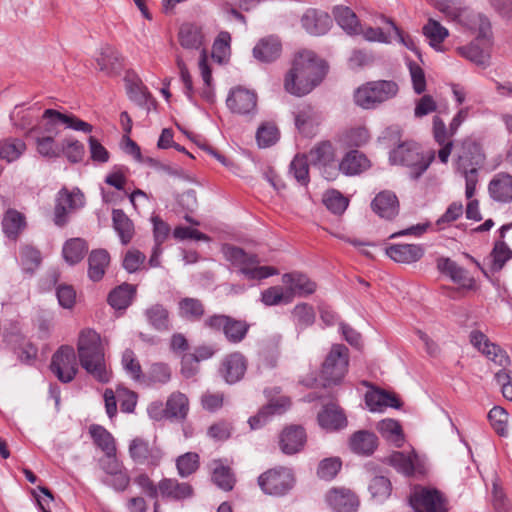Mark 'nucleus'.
<instances>
[{"instance_id":"obj_55","label":"nucleus","mask_w":512,"mask_h":512,"mask_svg":"<svg viewBox=\"0 0 512 512\" xmlns=\"http://www.w3.org/2000/svg\"><path fill=\"white\" fill-rule=\"evenodd\" d=\"M87 249L88 247L83 239L73 238L64 244L62 253L65 261L74 265L82 260Z\"/></svg>"},{"instance_id":"obj_7","label":"nucleus","mask_w":512,"mask_h":512,"mask_svg":"<svg viewBox=\"0 0 512 512\" xmlns=\"http://www.w3.org/2000/svg\"><path fill=\"white\" fill-rule=\"evenodd\" d=\"M349 350L343 344H334L327 354L321 368L324 385L339 383L348 371Z\"/></svg>"},{"instance_id":"obj_25","label":"nucleus","mask_w":512,"mask_h":512,"mask_svg":"<svg viewBox=\"0 0 512 512\" xmlns=\"http://www.w3.org/2000/svg\"><path fill=\"white\" fill-rule=\"evenodd\" d=\"M386 255L395 262L411 264L422 258L424 248L419 244H395L386 248Z\"/></svg>"},{"instance_id":"obj_44","label":"nucleus","mask_w":512,"mask_h":512,"mask_svg":"<svg viewBox=\"0 0 512 512\" xmlns=\"http://www.w3.org/2000/svg\"><path fill=\"white\" fill-rule=\"evenodd\" d=\"M189 411V400L181 392L172 393L166 402L165 415L168 418L184 420Z\"/></svg>"},{"instance_id":"obj_21","label":"nucleus","mask_w":512,"mask_h":512,"mask_svg":"<svg viewBox=\"0 0 512 512\" xmlns=\"http://www.w3.org/2000/svg\"><path fill=\"white\" fill-rule=\"evenodd\" d=\"M306 432L301 426L291 425L280 434L279 445L283 453L292 455L301 451L306 443Z\"/></svg>"},{"instance_id":"obj_42","label":"nucleus","mask_w":512,"mask_h":512,"mask_svg":"<svg viewBox=\"0 0 512 512\" xmlns=\"http://www.w3.org/2000/svg\"><path fill=\"white\" fill-rule=\"evenodd\" d=\"M349 446L354 453L370 455L377 447V437L368 431H358L351 436Z\"/></svg>"},{"instance_id":"obj_2","label":"nucleus","mask_w":512,"mask_h":512,"mask_svg":"<svg viewBox=\"0 0 512 512\" xmlns=\"http://www.w3.org/2000/svg\"><path fill=\"white\" fill-rule=\"evenodd\" d=\"M485 156L481 148L474 142L464 144V151L459 155L456 170L465 178V196L470 201L467 204L466 216L476 221L481 220L479 203L472 197L478 183V169L483 165Z\"/></svg>"},{"instance_id":"obj_61","label":"nucleus","mask_w":512,"mask_h":512,"mask_svg":"<svg viewBox=\"0 0 512 512\" xmlns=\"http://www.w3.org/2000/svg\"><path fill=\"white\" fill-rule=\"evenodd\" d=\"M279 139V131L275 124L263 123L256 132L258 146L266 148L274 145Z\"/></svg>"},{"instance_id":"obj_56","label":"nucleus","mask_w":512,"mask_h":512,"mask_svg":"<svg viewBox=\"0 0 512 512\" xmlns=\"http://www.w3.org/2000/svg\"><path fill=\"white\" fill-rule=\"evenodd\" d=\"M198 67L204 82V87L202 88L201 95L207 102L212 103L214 101L215 95L212 87L211 69L210 66L208 65V59L206 51L204 49L201 51Z\"/></svg>"},{"instance_id":"obj_60","label":"nucleus","mask_w":512,"mask_h":512,"mask_svg":"<svg viewBox=\"0 0 512 512\" xmlns=\"http://www.w3.org/2000/svg\"><path fill=\"white\" fill-rule=\"evenodd\" d=\"M37 152L47 158H58L61 156L60 143L55 141L51 135L38 136L36 138Z\"/></svg>"},{"instance_id":"obj_36","label":"nucleus","mask_w":512,"mask_h":512,"mask_svg":"<svg viewBox=\"0 0 512 512\" xmlns=\"http://www.w3.org/2000/svg\"><path fill=\"white\" fill-rule=\"evenodd\" d=\"M26 228L24 214L16 209H8L2 219V229L6 237L16 240Z\"/></svg>"},{"instance_id":"obj_43","label":"nucleus","mask_w":512,"mask_h":512,"mask_svg":"<svg viewBox=\"0 0 512 512\" xmlns=\"http://www.w3.org/2000/svg\"><path fill=\"white\" fill-rule=\"evenodd\" d=\"M333 15L338 25L350 35L360 34V22L357 15L347 6H337Z\"/></svg>"},{"instance_id":"obj_3","label":"nucleus","mask_w":512,"mask_h":512,"mask_svg":"<svg viewBox=\"0 0 512 512\" xmlns=\"http://www.w3.org/2000/svg\"><path fill=\"white\" fill-rule=\"evenodd\" d=\"M78 357L81 366L94 379L107 383L111 378L104 357V347L100 335L93 329L80 332L77 343Z\"/></svg>"},{"instance_id":"obj_46","label":"nucleus","mask_w":512,"mask_h":512,"mask_svg":"<svg viewBox=\"0 0 512 512\" xmlns=\"http://www.w3.org/2000/svg\"><path fill=\"white\" fill-rule=\"evenodd\" d=\"M370 140V133L365 126L357 125L345 130L339 141L346 147H361Z\"/></svg>"},{"instance_id":"obj_6","label":"nucleus","mask_w":512,"mask_h":512,"mask_svg":"<svg viewBox=\"0 0 512 512\" xmlns=\"http://www.w3.org/2000/svg\"><path fill=\"white\" fill-rule=\"evenodd\" d=\"M397 92L398 86L393 81L369 82L356 90L354 100L358 106L370 109L393 98Z\"/></svg>"},{"instance_id":"obj_32","label":"nucleus","mask_w":512,"mask_h":512,"mask_svg":"<svg viewBox=\"0 0 512 512\" xmlns=\"http://www.w3.org/2000/svg\"><path fill=\"white\" fill-rule=\"evenodd\" d=\"M437 268L441 273L446 274L453 282L462 287L470 288L473 284V279L469 277L468 272L450 258H439L437 260Z\"/></svg>"},{"instance_id":"obj_57","label":"nucleus","mask_w":512,"mask_h":512,"mask_svg":"<svg viewBox=\"0 0 512 512\" xmlns=\"http://www.w3.org/2000/svg\"><path fill=\"white\" fill-rule=\"evenodd\" d=\"M125 86L127 94L132 101L139 105L147 101L149 93L136 75L127 74L125 77Z\"/></svg>"},{"instance_id":"obj_51","label":"nucleus","mask_w":512,"mask_h":512,"mask_svg":"<svg viewBox=\"0 0 512 512\" xmlns=\"http://www.w3.org/2000/svg\"><path fill=\"white\" fill-rule=\"evenodd\" d=\"M211 466L213 482L224 491L232 490L235 479L230 468L224 466L220 460H214Z\"/></svg>"},{"instance_id":"obj_40","label":"nucleus","mask_w":512,"mask_h":512,"mask_svg":"<svg viewBox=\"0 0 512 512\" xmlns=\"http://www.w3.org/2000/svg\"><path fill=\"white\" fill-rule=\"evenodd\" d=\"M365 402L372 412L382 411L387 407H400V401L395 395L382 390L367 392L365 395Z\"/></svg>"},{"instance_id":"obj_54","label":"nucleus","mask_w":512,"mask_h":512,"mask_svg":"<svg viewBox=\"0 0 512 512\" xmlns=\"http://www.w3.org/2000/svg\"><path fill=\"white\" fill-rule=\"evenodd\" d=\"M90 434L94 443L104 452V454L117 452L115 439L105 428L99 425H92L90 427Z\"/></svg>"},{"instance_id":"obj_24","label":"nucleus","mask_w":512,"mask_h":512,"mask_svg":"<svg viewBox=\"0 0 512 512\" xmlns=\"http://www.w3.org/2000/svg\"><path fill=\"white\" fill-rule=\"evenodd\" d=\"M282 282L287 290L291 292V300L296 296L304 297L310 295L316 290V284L306 275L298 272L284 274Z\"/></svg>"},{"instance_id":"obj_47","label":"nucleus","mask_w":512,"mask_h":512,"mask_svg":"<svg viewBox=\"0 0 512 512\" xmlns=\"http://www.w3.org/2000/svg\"><path fill=\"white\" fill-rule=\"evenodd\" d=\"M377 430L388 442L401 447L404 435L400 424L394 419H384L377 424Z\"/></svg>"},{"instance_id":"obj_52","label":"nucleus","mask_w":512,"mask_h":512,"mask_svg":"<svg viewBox=\"0 0 512 512\" xmlns=\"http://www.w3.org/2000/svg\"><path fill=\"white\" fill-rule=\"evenodd\" d=\"M319 121V115L308 105L302 107L295 115L296 126L305 135L311 134Z\"/></svg>"},{"instance_id":"obj_11","label":"nucleus","mask_w":512,"mask_h":512,"mask_svg":"<svg viewBox=\"0 0 512 512\" xmlns=\"http://www.w3.org/2000/svg\"><path fill=\"white\" fill-rule=\"evenodd\" d=\"M410 504L416 512H447L446 500L436 489L416 487L410 495Z\"/></svg>"},{"instance_id":"obj_49","label":"nucleus","mask_w":512,"mask_h":512,"mask_svg":"<svg viewBox=\"0 0 512 512\" xmlns=\"http://www.w3.org/2000/svg\"><path fill=\"white\" fill-rule=\"evenodd\" d=\"M149 324L158 331H168L170 320L168 310L161 304H154L145 311Z\"/></svg>"},{"instance_id":"obj_9","label":"nucleus","mask_w":512,"mask_h":512,"mask_svg":"<svg viewBox=\"0 0 512 512\" xmlns=\"http://www.w3.org/2000/svg\"><path fill=\"white\" fill-rule=\"evenodd\" d=\"M204 325L212 330L223 331L227 341L234 344L243 341L250 328V325L244 320L218 314L209 316L204 321Z\"/></svg>"},{"instance_id":"obj_16","label":"nucleus","mask_w":512,"mask_h":512,"mask_svg":"<svg viewBox=\"0 0 512 512\" xmlns=\"http://www.w3.org/2000/svg\"><path fill=\"white\" fill-rule=\"evenodd\" d=\"M129 455L138 464L149 466L159 465L163 453L159 447L150 444L143 438H135L129 444Z\"/></svg>"},{"instance_id":"obj_18","label":"nucleus","mask_w":512,"mask_h":512,"mask_svg":"<svg viewBox=\"0 0 512 512\" xmlns=\"http://www.w3.org/2000/svg\"><path fill=\"white\" fill-rule=\"evenodd\" d=\"M228 108L237 114H250L255 111L257 105L256 94L248 89L237 87L231 90L227 97Z\"/></svg>"},{"instance_id":"obj_59","label":"nucleus","mask_w":512,"mask_h":512,"mask_svg":"<svg viewBox=\"0 0 512 512\" xmlns=\"http://www.w3.org/2000/svg\"><path fill=\"white\" fill-rule=\"evenodd\" d=\"M61 155L71 163L80 162L85 154L84 145L74 138H65L60 142Z\"/></svg>"},{"instance_id":"obj_30","label":"nucleus","mask_w":512,"mask_h":512,"mask_svg":"<svg viewBox=\"0 0 512 512\" xmlns=\"http://www.w3.org/2000/svg\"><path fill=\"white\" fill-rule=\"evenodd\" d=\"M193 493L191 485L176 479L164 478L158 483V495L172 500H184Z\"/></svg>"},{"instance_id":"obj_38","label":"nucleus","mask_w":512,"mask_h":512,"mask_svg":"<svg viewBox=\"0 0 512 512\" xmlns=\"http://www.w3.org/2000/svg\"><path fill=\"white\" fill-rule=\"evenodd\" d=\"M110 263L109 253L105 249L91 251L88 257V276L92 281H99L103 278Z\"/></svg>"},{"instance_id":"obj_15","label":"nucleus","mask_w":512,"mask_h":512,"mask_svg":"<svg viewBox=\"0 0 512 512\" xmlns=\"http://www.w3.org/2000/svg\"><path fill=\"white\" fill-rule=\"evenodd\" d=\"M104 401L107 415L109 418H113L117 413V402H120L123 412H133L137 403V395L124 387H118L115 392L112 389H106Z\"/></svg>"},{"instance_id":"obj_29","label":"nucleus","mask_w":512,"mask_h":512,"mask_svg":"<svg viewBox=\"0 0 512 512\" xmlns=\"http://www.w3.org/2000/svg\"><path fill=\"white\" fill-rule=\"evenodd\" d=\"M319 425L327 431H336L346 427L347 419L336 404H328L318 414Z\"/></svg>"},{"instance_id":"obj_8","label":"nucleus","mask_w":512,"mask_h":512,"mask_svg":"<svg viewBox=\"0 0 512 512\" xmlns=\"http://www.w3.org/2000/svg\"><path fill=\"white\" fill-rule=\"evenodd\" d=\"M60 125L84 133H90L93 129L92 125L79 119L72 113H61L54 109H46L44 111L39 129H41L45 135L55 137L59 134Z\"/></svg>"},{"instance_id":"obj_23","label":"nucleus","mask_w":512,"mask_h":512,"mask_svg":"<svg viewBox=\"0 0 512 512\" xmlns=\"http://www.w3.org/2000/svg\"><path fill=\"white\" fill-rule=\"evenodd\" d=\"M432 133L434 140L441 146L438 151V158L442 163H447L453 148L451 137L455 134L450 133V126L447 128L445 122L439 116L433 117Z\"/></svg>"},{"instance_id":"obj_63","label":"nucleus","mask_w":512,"mask_h":512,"mask_svg":"<svg viewBox=\"0 0 512 512\" xmlns=\"http://www.w3.org/2000/svg\"><path fill=\"white\" fill-rule=\"evenodd\" d=\"M176 466L181 477H188L198 469L199 455L194 452H187L177 458Z\"/></svg>"},{"instance_id":"obj_14","label":"nucleus","mask_w":512,"mask_h":512,"mask_svg":"<svg viewBox=\"0 0 512 512\" xmlns=\"http://www.w3.org/2000/svg\"><path fill=\"white\" fill-rule=\"evenodd\" d=\"M84 205V195L79 191L69 192L66 189L59 191L54 209V223L63 226L67 222V215L71 211Z\"/></svg>"},{"instance_id":"obj_34","label":"nucleus","mask_w":512,"mask_h":512,"mask_svg":"<svg viewBox=\"0 0 512 512\" xmlns=\"http://www.w3.org/2000/svg\"><path fill=\"white\" fill-rule=\"evenodd\" d=\"M281 53V43L278 38L269 36L262 38L253 48V56L265 63L276 60Z\"/></svg>"},{"instance_id":"obj_64","label":"nucleus","mask_w":512,"mask_h":512,"mask_svg":"<svg viewBox=\"0 0 512 512\" xmlns=\"http://www.w3.org/2000/svg\"><path fill=\"white\" fill-rule=\"evenodd\" d=\"M369 491L374 500L382 502L390 496L391 483L384 476H376L370 482Z\"/></svg>"},{"instance_id":"obj_45","label":"nucleus","mask_w":512,"mask_h":512,"mask_svg":"<svg viewBox=\"0 0 512 512\" xmlns=\"http://www.w3.org/2000/svg\"><path fill=\"white\" fill-rule=\"evenodd\" d=\"M135 288L130 284H122L113 289L108 295L109 305L117 310L126 309L135 295Z\"/></svg>"},{"instance_id":"obj_53","label":"nucleus","mask_w":512,"mask_h":512,"mask_svg":"<svg viewBox=\"0 0 512 512\" xmlns=\"http://www.w3.org/2000/svg\"><path fill=\"white\" fill-rule=\"evenodd\" d=\"M423 34L429 39L430 45L437 51H442L441 44L448 37V30L438 21L429 19L423 26Z\"/></svg>"},{"instance_id":"obj_50","label":"nucleus","mask_w":512,"mask_h":512,"mask_svg":"<svg viewBox=\"0 0 512 512\" xmlns=\"http://www.w3.org/2000/svg\"><path fill=\"white\" fill-rule=\"evenodd\" d=\"M113 226L118 233L122 244H128L134 235V226L127 215L119 209L113 210Z\"/></svg>"},{"instance_id":"obj_41","label":"nucleus","mask_w":512,"mask_h":512,"mask_svg":"<svg viewBox=\"0 0 512 512\" xmlns=\"http://www.w3.org/2000/svg\"><path fill=\"white\" fill-rule=\"evenodd\" d=\"M177 309L179 317L190 322L199 321L205 314V307L202 301L192 297L180 299Z\"/></svg>"},{"instance_id":"obj_17","label":"nucleus","mask_w":512,"mask_h":512,"mask_svg":"<svg viewBox=\"0 0 512 512\" xmlns=\"http://www.w3.org/2000/svg\"><path fill=\"white\" fill-rule=\"evenodd\" d=\"M470 341L474 347L495 364L503 368L510 364V358L506 351L498 345L491 343L483 333L479 331L471 332Z\"/></svg>"},{"instance_id":"obj_27","label":"nucleus","mask_w":512,"mask_h":512,"mask_svg":"<svg viewBox=\"0 0 512 512\" xmlns=\"http://www.w3.org/2000/svg\"><path fill=\"white\" fill-rule=\"evenodd\" d=\"M289 406L290 401L286 397L270 401L256 415L249 418L248 423L251 429L261 428L273 415L284 413Z\"/></svg>"},{"instance_id":"obj_37","label":"nucleus","mask_w":512,"mask_h":512,"mask_svg":"<svg viewBox=\"0 0 512 512\" xmlns=\"http://www.w3.org/2000/svg\"><path fill=\"white\" fill-rule=\"evenodd\" d=\"M204 36L201 27L193 23H184L181 25L178 33L180 45L185 49L198 50L203 45Z\"/></svg>"},{"instance_id":"obj_22","label":"nucleus","mask_w":512,"mask_h":512,"mask_svg":"<svg viewBox=\"0 0 512 512\" xmlns=\"http://www.w3.org/2000/svg\"><path fill=\"white\" fill-rule=\"evenodd\" d=\"M326 500L336 512H356L359 505L356 495L346 488L331 489Z\"/></svg>"},{"instance_id":"obj_48","label":"nucleus","mask_w":512,"mask_h":512,"mask_svg":"<svg viewBox=\"0 0 512 512\" xmlns=\"http://www.w3.org/2000/svg\"><path fill=\"white\" fill-rule=\"evenodd\" d=\"M26 151V144L18 138H7L0 141V159L8 163L19 159Z\"/></svg>"},{"instance_id":"obj_62","label":"nucleus","mask_w":512,"mask_h":512,"mask_svg":"<svg viewBox=\"0 0 512 512\" xmlns=\"http://www.w3.org/2000/svg\"><path fill=\"white\" fill-rule=\"evenodd\" d=\"M491 268L493 271H500L505 263L512 258V251L502 240L495 243L494 248L491 252Z\"/></svg>"},{"instance_id":"obj_10","label":"nucleus","mask_w":512,"mask_h":512,"mask_svg":"<svg viewBox=\"0 0 512 512\" xmlns=\"http://www.w3.org/2000/svg\"><path fill=\"white\" fill-rule=\"evenodd\" d=\"M295 479L291 469L279 467L268 470L258 478V484L264 493L281 496L294 485Z\"/></svg>"},{"instance_id":"obj_5","label":"nucleus","mask_w":512,"mask_h":512,"mask_svg":"<svg viewBox=\"0 0 512 512\" xmlns=\"http://www.w3.org/2000/svg\"><path fill=\"white\" fill-rule=\"evenodd\" d=\"M389 159L392 164L408 167L411 177L418 178L431 164L434 159V153L432 152L425 157L420 152V148L416 143L405 142L391 151Z\"/></svg>"},{"instance_id":"obj_13","label":"nucleus","mask_w":512,"mask_h":512,"mask_svg":"<svg viewBox=\"0 0 512 512\" xmlns=\"http://www.w3.org/2000/svg\"><path fill=\"white\" fill-rule=\"evenodd\" d=\"M50 367L61 382H71L77 373L76 355L73 347L61 346L54 353Z\"/></svg>"},{"instance_id":"obj_31","label":"nucleus","mask_w":512,"mask_h":512,"mask_svg":"<svg viewBox=\"0 0 512 512\" xmlns=\"http://www.w3.org/2000/svg\"><path fill=\"white\" fill-rule=\"evenodd\" d=\"M371 207L381 218L392 219L398 214L399 202L394 193L383 191L376 195Z\"/></svg>"},{"instance_id":"obj_19","label":"nucleus","mask_w":512,"mask_h":512,"mask_svg":"<svg viewBox=\"0 0 512 512\" xmlns=\"http://www.w3.org/2000/svg\"><path fill=\"white\" fill-rule=\"evenodd\" d=\"M459 23L470 31L477 33L476 40L489 42V38L492 36L491 24L483 14L465 8Z\"/></svg>"},{"instance_id":"obj_1","label":"nucleus","mask_w":512,"mask_h":512,"mask_svg":"<svg viewBox=\"0 0 512 512\" xmlns=\"http://www.w3.org/2000/svg\"><path fill=\"white\" fill-rule=\"evenodd\" d=\"M325 64L309 50L298 52L284 78L285 90L295 96L310 93L325 76Z\"/></svg>"},{"instance_id":"obj_39","label":"nucleus","mask_w":512,"mask_h":512,"mask_svg":"<svg viewBox=\"0 0 512 512\" xmlns=\"http://www.w3.org/2000/svg\"><path fill=\"white\" fill-rule=\"evenodd\" d=\"M96 61L99 69L106 75H115L122 68L120 54L111 46L102 47Z\"/></svg>"},{"instance_id":"obj_28","label":"nucleus","mask_w":512,"mask_h":512,"mask_svg":"<svg viewBox=\"0 0 512 512\" xmlns=\"http://www.w3.org/2000/svg\"><path fill=\"white\" fill-rule=\"evenodd\" d=\"M301 23L309 34L322 35L329 30L331 18L325 12L309 9L303 14Z\"/></svg>"},{"instance_id":"obj_33","label":"nucleus","mask_w":512,"mask_h":512,"mask_svg":"<svg viewBox=\"0 0 512 512\" xmlns=\"http://www.w3.org/2000/svg\"><path fill=\"white\" fill-rule=\"evenodd\" d=\"M480 42L482 47H479L475 42L457 48L458 53L469 61L475 63L478 66L485 67L489 63L490 52L489 48L491 46V38H489V42L487 43L485 40H476Z\"/></svg>"},{"instance_id":"obj_58","label":"nucleus","mask_w":512,"mask_h":512,"mask_svg":"<svg viewBox=\"0 0 512 512\" xmlns=\"http://www.w3.org/2000/svg\"><path fill=\"white\" fill-rule=\"evenodd\" d=\"M261 300L267 306L292 302L291 292L287 290L286 286H272L264 290L261 294Z\"/></svg>"},{"instance_id":"obj_35","label":"nucleus","mask_w":512,"mask_h":512,"mask_svg":"<svg viewBox=\"0 0 512 512\" xmlns=\"http://www.w3.org/2000/svg\"><path fill=\"white\" fill-rule=\"evenodd\" d=\"M370 167L367 157L358 150H352L346 153L341 162L338 164L339 172L346 175H356Z\"/></svg>"},{"instance_id":"obj_12","label":"nucleus","mask_w":512,"mask_h":512,"mask_svg":"<svg viewBox=\"0 0 512 512\" xmlns=\"http://www.w3.org/2000/svg\"><path fill=\"white\" fill-rule=\"evenodd\" d=\"M309 161L317 166L323 177L334 180L339 174L338 164L335 160V151L330 142H321L309 152Z\"/></svg>"},{"instance_id":"obj_4","label":"nucleus","mask_w":512,"mask_h":512,"mask_svg":"<svg viewBox=\"0 0 512 512\" xmlns=\"http://www.w3.org/2000/svg\"><path fill=\"white\" fill-rule=\"evenodd\" d=\"M222 252L227 261L249 280H262L278 274V270L272 266H260L259 259L255 254H248L243 249L225 244Z\"/></svg>"},{"instance_id":"obj_26","label":"nucleus","mask_w":512,"mask_h":512,"mask_svg":"<svg viewBox=\"0 0 512 512\" xmlns=\"http://www.w3.org/2000/svg\"><path fill=\"white\" fill-rule=\"evenodd\" d=\"M488 192L490 197L497 202H511L512 176L504 172L495 174L489 182Z\"/></svg>"},{"instance_id":"obj_20","label":"nucleus","mask_w":512,"mask_h":512,"mask_svg":"<svg viewBox=\"0 0 512 512\" xmlns=\"http://www.w3.org/2000/svg\"><path fill=\"white\" fill-rule=\"evenodd\" d=\"M247 369V361L243 354L234 352L223 358L220 373L227 383L233 384L241 380Z\"/></svg>"}]
</instances>
